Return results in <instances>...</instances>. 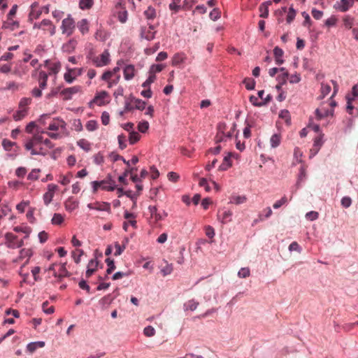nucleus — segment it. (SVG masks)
Wrapping results in <instances>:
<instances>
[{
  "instance_id": "f257e3e1",
  "label": "nucleus",
  "mask_w": 358,
  "mask_h": 358,
  "mask_svg": "<svg viewBox=\"0 0 358 358\" xmlns=\"http://www.w3.org/2000/svg\"><path fill=\"white\" fill-rule=\"evenodd\" d=\"M331 83L334 85V92L328 101L322 103L320 106L316 109L315 115L317 120L333 116L334 109L336 106V102L333 99V97L338 90V85L334 80H331Z\"/></svg>"
},
{
  "instance_id": "f03ea898",
  "label": "nucleus",
  "mask_w": 358,
  "mask_h": 358,
  "mask_svg": "<svg viewBox=\"0 0 358 358\" xmlns=\"http://www.w3.org/2000/svg\"><path fill=\"white\" fill-rule=\"evenodd\" d=\"M24 147L31 155H45L47 151L42 146V136L39 134L27 138L24 143Z\"/></svg>"
},
{
  "instance_id": "7ed1b4c3",
  "label": "nucleus",
  "mask_w": 358,
  "mask_h": 358,
  "mask_svg": "<svg viewBox=\"0 0 358 358\" xmlns=\"http://www.w3.org/2000/svg\"><path fill=\"white\" fill-rule=\"evenodd\" d=\"M47 129L48 131H42V133L47 134L52 139H57L60 138V134L66 130V123L62 119L54 118L49 123Z\"/></svg>"
},
{
  "instance_id": "20e7f679",
  "label": "nucleus",
  "mask_w": 358,
  "mask_h": 358,
  "mask_svg": "<svg viewBox=\"0 0 358 358\" xmlns=\"http://www.w3.org/2000/svg\"><path fill=\"white\" fill-rule=\"evenodd\" d=\"M236 124L235 123L232 124L231 129L229 131L225 133L224 130L226 129L225 123L220 122L217 125V134L215 137L216 142H221L225 140L227 138H231L232 136V133L236 130Z\"/></svg>"
},
{
  "instance_id": "39448f33",
  "label": "nucleus",
  "mask_w": 358,
  "mask_h": 358,
  "mask_svg": "<svg viewBox=\"0 0 358 358\" xmlns=\"http://www.w3.org/2000/svg\"><path fill=\"white\" fill-rule=\"evenodd\" d=\"M76 28V22L73 18L69 15L62 22L61 29L63 34L70 36L74 32Z\"/></svg>"
},
{
  "instance_id": "423d86ee",
  "label": "nucleus",
  "mask_w": 358,
  "mask_h": 358,
  "mask_svg": "<svg viewBox=\"0 0 358 358\" xmlns=\"http://www.w3.org/2000/svg\"><path fill=\"white\" fill-rule=\"evenodd\" d=\"M5 245L8 248L16 249L21 248L24 245L23 238L19 239L18 237L13 233H6L5 235Z\"/></svg>"
},
{
  "instance_id": "0eeeda50",
  "label": "nucleus",
  "mask_w": 358,
  "mask_h": 358,
  "mask_svg": "<svg viewBox=\"0 0 358 358\" xmlns=\"http://www.w3.org/2000/svg\"><path fill=\"white\" fill-rule=\"evenodd\" d=\"M110 53L108 50H105L101 55L92 57V62L96 67H102L110 64Z\"/></svg>"
},
{
  "instance_id": "6e6552de",
  "label": "nucleus",
  "mask_w": 358,
  "mask_h": 358,
  "mask_svg": "<svg viewBox=\"0 0 358 358\" xmlns=\"http://www.w3.org/2000/svg\"><path fill=\"white\" fill-rule=\"evenodd\" d=\"M34 29H41L50 34V36H53L55 34L56 27L52 24V22L48 19L43 20L39 23H35L34 24Z\"/></svg>"
},
{
  "instance_id": "1a4fd4ad",
  "label": "nucleus",
  "mask_w": 358,
  "mask_h": 358,
  "mask_svg": "<svg viewBox=\"0 0 358 358\" xmlns=\"http://www.w3.org/2000/svg\"><path fill=\"white\" fill-rule=\"evenodd\" d=\"M83 69H69L67 72L64 73V78L68 83H72L76 77L82 75Z\"/></svg>"
},
{
  "instance_id": "9d476101",
  "label": "nucleus",
  "mask_w": 358,
  "mask_h": 358,
  "mask_svg": "<svg viewBox=\"0 0 358 358\" xmlns=\"http://www.w3.org/2000/svg\"><path fill=\"white\" fill-rule=\"evenodd\" d=\"M92 185L94 192H97L99 188L107 191H113L115 189V186H112L110 182L107 180L94 181L92 182Z\"/></svg>"
},
{
  "instance_id": "9b49d317",
  "label": "nucleus",
  "mask_w": 358,
  "mask_h": 358,
  "mask_svg": "<svg viewBox=\"0 0 358 358\" xmlns=\"http://www.w3.org/2000/svg\"><path fill=\"white\" fill-rule=\"evenodd\" d=\"M58 189V186L55 184L48 185V191L43 194V201L45 206L52 201L55 192Z\"/></svg>"
},
{
  "instance_id": "f8f14e48",
  "label": "nucleus",
  "mask_w": 358,
  "mask_h": 358,
  "mask_svg": "<svg viewBox=\"0 0 358 358\" xmlns=\"http://www.w3.org/2000/svg\"><path fill=\"white\" fill-rule=\"evenodd\" d=\"M1 145L6 151L12 152L15 155H16L17 152L20 150V147L15 142L11 141L7 138L3 139Z\"/></svg>"
},
{
  "instance_id": "ddd939ff",
  "label": "nucleus",
  "mask_w": 358,
  "mask_h": 358,
  "mask_svg": "<svg viewBox=\"0 0 358 358\" xmlns=\"http://www.w3.org/2000/svg\"><path fill=\"white\" fill-rule=\"evenodd\" d=\"M155 32L154 26L149 24L141 28V36L148 41H151L155 38Z\"/></svg>"
},
{
  "instance_id": "4468645a",
  "label": "nucleus",
  "mask_w": 358,
  "mask_h": 358,
  "mask_svg": "<svg viewBox=\"0 0 358 358\" xmlns=\"http://www.w3.org/2000/svg\"><path fill=\"white\" fill-rule=\"evenodd\" d=\"M81 87L79 85L65 88L61 92V94L64 96V99L69 100L72 98V96L73 94L80 92L81 91Z\"/></svg>"
},
{
  "instance_id": "2eb2a0df",
  "label": "nucleus",
  "mask_w": 358,
  "mask_h": 358,
  "mask_svg": "<svg viewBox=\"0 0 358 358\" xmlns=\"http://www.w3.org/2000/svg\"><path fill=\"white\" fill-rule=\"evenodd\" d=\"M353 4L354 0H341L337 2L336 8L341 12H346L352 7Z\"/></svg>"
},
{
  "instance_id": "dca6fc26",
  "label": "nucleus",
  "mask_w": 358,
  "mask_h": 358,
  "mask_svg": "<svg viewBox=\"0 0 358 358\" xmlns=\"http://www.w3.org/2000/svg\"><path fill=\"white\" fill-rule=\"evenodd\" d=\"M148 211L150 214V217L154 220L155 223H157L158 222L162 220V216L160 215V212L158 211V208L156 206H150L148 207Z\"/></svg>"
},
{
  "instance_id": "f3484780",
  "label": "nucleus",
  "mask_w": 358,
  "mask_h": 358,
  "mask_svg": "<svg viewBox=\"0 0 358 358\" xmlns=\"http://www.w3.org/2000/svg\"><path fill=\"white\" fill-rule=\"evenodd\" d=\"M48 78V74L46 72L43 71H38V81L41 89L44 90L47 87Z\"/></svg>"
},
{
  "instance_id": "a211bd4d",
  "label": "nucleus",
  "mask_w": 358,
  "mask_h": 358,
  "mask_svg": "<svg viewBox=\"0 0 358 358\" xmlns=\"http://www.w3.org/2000/svg\"><path fill=\"white\" fill-rule=\"evenodd\" d=\"M136 73V69L134 65L128 64L124 69V78L127 80H131Z\"/></svg>"
},
{
  "instance_id": "6ab92c4d",
  "label": "nucleus",
  "mask_w": 358,
  "mask_h": 358,
  "mask_svg": "<svg viewBox=\"0 0 358 358\" xmlns=\"http://www.w3.org/2000/svg\"><path fill=\"white\" fill-rule=\"evenodd\" d=\"M352 94V96H353L352 99L347 97L348 98L347 111L350 114L352 113V110L353 109V106L352 105V103H351L352 101L356 98H358V85H355L353 86Z\"/></svg>"
},
{
  "instance_id": "aec40b11",
  "label": "nucleus",
  "mask_w": 358,
  "mask_h": 358,
  "mask_svg": "<svg viewBox=\"0 0 358 358\" xmlns=\"http://www.w3.org/2000/svg\"><path fill=\"white\" fill-rule=\"evenodd\" d=\"M342 22L344 27L347 29H353V26L355 24V19L354 17L350 15H345L342 18Z\"/></svg>"
},
{
  "instance_id": "412c9836",
  "label": "nucleus",
  "mask_w": 358,
  "mask_h": 358,
  "mask_svg": "<svg viewBox=\"0 0 358 358\" xmlns=\"http://www.w3.org/2000/svg\"><path fill=\"white\" fill-rule=\"evenodd\" d=\"M98 261L96 259L90 260L85 273L86 278H90L96 271Z\"/></svg>"
},
{
  "instance_id": "4be33fe9",
  "label": "nucleus",
  "mask_w": 358,
  "mask_h": 358,
  "mask_svg": "<svg viewBox=\"0 0 358 358\" xmlns=\"http://www.w3.org/2000/svg\"><path fill=\"white\" fill-rule=\"evenodd\" d=\"M108 96V93L105 91L98 93L94 98L93 102L98 106L104 105L106 103V98Z\"/></svg>"
},
{
  "instance_id": "5701e85b",
  "label": "nucleus",
  "mask_w": 358,
  "mask_h": 358,
  "mask_svg": "<svg viewBox=\"0 0 358 358\" xmlns=\"http://www.w3.org/2000/svg\"><path fill=\"white\" fill-rule=\"evenodd\" d=\"M273 54H274L276 64L280 65V64H283L284 60L282 59V57L284 55V51L279 47L276 46L273 49Z\"/></svg>"
},
{
  "instance_id": "b1692460",
  "label": "nucleus",
  "mask_w": 358,
  "mask_h": 358,
  "mask_svg": "<svg viewBox=\"0 0 358 358\" xmlns=\"http://www.w3.org/2000/svg\"><path fill=\"white\" fill-rule=\"evenodd\" d=\"M186 59V56L182 52H178L173 55L172 58V65L178 66L183 63Z\"/></svg>"
},
{
  "instance_id": "393cba45",
  "label": "nucleus",
  "mask_w": 358,
  "mask_h": 358,
  "mask_svg": "<svg viewBox=\"0 0 358 358\" xmlns=\"http://www.w3.org/2000/svg\"><path fill=\"white\" fill-rule=\"evenodd\" d=\"M27 113H28L27 109H24V108L18 107V110H16L13 113V118L15 121L22 120L23 118H24L27 115Z\"/></svg>"
},
{
  "instance_id": "a878e982",
  "label": "nucleus",
  "mask_w": 358,
  "mask_h": 358,
  "mask_svg": "<svg viewBox=\"0 0 358 358\" xmlns=\"http://www.w3.org/2000/svg\"><path fill=\"white\" fill-rule=\"evenodd\" d=\"M232 212L231 210H225L222 213V215H218V219L222 222L223 224H226L227 222H229L232 220Z\"/></svg>"
},
{
  "instance_id": "bb28decb",
  "label": "nucleus",
  "mask_w": 358,
  "mask_h": 358,
  "mask_svg": "<svg viewBox=\"0 0 358 358\" xmlns=\"http://www.w3.org/2000/svg\"><path fill=\"white\" fill-rule=\"evenodd\" d=\"M280 71L282 73L281 74L278 75L277 77V80L280 84H285L287 83V80L289 78V73L285 68H280Z\"/></svg>"
},
{
  "instance_id": "cd10ccee",
  "label": "nucleus",
  "mask_w": 358,
  "mask_h": 358,
  "mask_svg": "<svg viewBox=\"0 0 358 358\" xmlns=\"http://www.w3.org/2000/svg\"><path fill=\"white\" fill-rule=\"evenodd\" d=\"M77 27L82 34H85L89 31L88 22L86 19H83L77 23Z\"/></svg>"
},
{
  "instance_id": "c85d7f7f",
  "label": "nucleus",
  "mask_w": 358,
  "mask_h": 358,
  "mask_svg": "<svg viewBox=\"0 0 358 358\" xmlns=\"http://www.w3.org/2000/svg\"><path fill=\"white\" fill-rule=\"evenodd\" d=\"M32 255V251L29 248H23L20 251V255L15 262H19L24 258L29 259Z\"/></svg>"
},
{
  "instance_id": "c756f323",
  "label": "nucleus",
  "mask_w": 358,
  "mask_h": 358,
  "mask_svg": "<svg viewBox=\"0 0 358 358\" xmlns=\"http://www.w3.org/2000/svg\"><path fill=\"white\" fill-rule=\"evenodd\" d=\"M94 209L110 213V204L107 202H96Z\"/></svg>"
},
{
  "instance_id": "7c9ffc66",
  "label": "nucleus",
  "mask_w": 358,
  "mask_h": 358,
  "mask_svg": "<svg viewBox=\"0 0 358 358\" xmlns=\"http://www.w3.org/2000/svg\"><path fill=\"white\" fill-rule=\"evenodd\" d=\"M247 197L245 195H232L230 198V203L236 205L246 202Z\"/></svg>"
},
{
  "instance_id": "2f4dec72",
  "label": "nucleus",
  "mask_w": 358,
  "mask_h": 358,
  "mask_svg": "<svg viewBox=\"0 0 358 358\" xmlns=\"http://www.w3.org/2000/svg\"><path fill=\"white\" fill-rule=\"evenodd\" d=\"M132 102H134V108L143 110L145 108L146 103L145 101L136 98H131Z\"/></svg>"
},
{
  "instance_id": "473e14b6",
  "label": "nucleus",
  "mask_w": 358,
  "mask_h": 358,
  "mask_svg": "<svg viewBox=\"0 0 358 358\" xmlns=\"http://www.w3.org/2000/svg\"><path fill=\"white\" fill-rule=\"evenodd\" d=\"M271 4V1H268L262 4L259 6V11L261 12L260 17L266 18L268 16V6Z\"/></svg>"
},
{
  "instance_id": "72a5a7b5",
  "label": "nucleus",
  "mask_w": 358,
  "mask_h": 358,
  "mask_svg": "<svg viewBox=\"0 0 358 358\" xmlns=\"http://www.w3.org/2000/svg\"><path fill=\"white\" fill-rule=\"evenodd\" d=\"M77 145L80 148H82L83 150H85L86 152L90 151L92 148L91 143L88 141H87L86 139H84V138L80 139L77 142Z\"/></svg>"
},
{
  "instance_id": "f704fd0d",
  "label": "nucleus",
  "mask_w": 358,
  "mask_h": 358,
  "mask_svg": "<svg viewBox=\"0 0 358 358\" xmlns=\"http://www.w3.org/2000/svg\"><path fill=\"white\" fill-rule=\"evenodd\" d=\"M124 219L127 220L129 223L134 227H136V215L134 213L125 211L124 214Z\"/></svg>"
},
{
  "instance_id": "c9c22d12",
  "label": "nucleus",
  "mask_w": 358,
  "mask_h": 358,
  "mask_svg": "<svg viewBox=\"0 0 358 358\" xmlns=\"http://www.w3.org/2000/svg\"><path fill=\"white\" fill-rule=\"evenodd\" d=\"M53 274H54V275L55 277H57V278H59L60 279L64 278V277L69 275V272L66 270L65 264H63L60 265V268H59V272L58 273L55 272V273H53Z\"/></svg>"
},
{
  "instance_id": "e433bc0d",
  "label": "nucleus",
  "mask_w": 358,
  "mask_h": 358,
  "mask_svg": "<svg viewBox=\"0 0 358 358\" xmlns=\"http://www.w3.org/2000/svg\"><path fill=\"white\" fill-rule=\"evenodd\" d=\"M331 90V87L328 84L322 83L321 85V94L320 96V99H324L326 96H327Z\"/></svg>"
},
{
  "instance_id": "4c0bfd02",
  "label": "nucleus",
  "mask_w": 358,
  "mask_h": 358,
  "mask_svg": "<svg viewBox=\"0 0 358 358\" xmlns=\"http://www.w3.org/2000/svg\"><path fill=\"white\" fill-rule=\"evenodd\" d=\"M94 4L93 0H80L79 8L82 10H87L92 7Z\"/></svg>"
},
{
  "instance_id": "58836bf2",
  "label": "nucleus",
  "mask_w": 358,
  "mask_h": 358,
  "mask_svg": "<svg viewBox=\"0 0 358 358\" xmlns=\"http://www.w3.org/2000/svg\"><path fill=\"white\" fill-rule=\"evenodd\" d=\"M280 141H281V136L280 134H275L270 138L271 145L273 148L279 146Z\"/></svg>"
},
{
  "instance_id": "ea45409f",
  "label": "nucleus",
  "mask_w": 358,
  "mask_h": 358,
  "mask_svg": "<svg viewBox=\"0 0 358 358\" xmlns=\"http://www.w3.org/2000/svg\"><path fill=\"white\" fill-rule=\"evenodd\" d=\"M199 303L195 301L194 299L189 300L184 304V309L185 310H194L196 309Z\"/></svg>"
},
{
  "instance_id": "a19ab883",
  "label": "nucleus",
  "mask_w": 358,
  "mask_h": 358,
  "mask_svg": "<svg viewBox=\"0 0 358 358\" xmlns=\"http://www.w3.org/2000/svg\"><path fill=\"white\" fill-rule=\"evenodd\" d=\"M64 220V216L60 213H55L52 220L51 223L54 225H60Z\"/></svg>"
},
{
  "instance_id": "79ce46f5",
  "label": "nucleus",
  "mask_w": 358,
  "mask_h": 358,
  "mask_svg": "<svg viewBox=\"0 0 358 358\" xmlns=\"http://www.w3.org/2000/svg\"><path fill=\"white\" fill-rule=\"evenodd\" d=\"M141 135L134 131L129 133V141L130 144H134L140 140Z\"/></svg>"
},
{
  "instance_id": "37998d69",
  "label": "nucleus",
  "mask_w": 358,
  "mask_h": 358,
  "mask_svg": "<svg viewBox=\"0 0 358 358\" xmlns=\"http://www.w3.org/2000/svg\"><path fill=\"white\" fill-rule=\"evenodd\" d=\"M76 41L75 40H70L68 43L64 44L63 49L66 52H71L73 50H74L76 45Z\"/></svg>"
},
{
  "instance_id": "c03bdc74",
  "label": "nucleus",
  "mask_w": 358,
  "mask_h": 358,
  "mask_svg": "<svg viewBox=\"0 0 358 358\" xmlns=\"http://www.w3.org/2000/svg\"><path fill=\"white\" fill-rule=\"evenodd\" d=\"M84 252L83 250L76 249V250L72 252V257L74 259V262L76 264H79L80 262V257L83 255Z\"/></svg>"
},
{
  "instance_id": "a18cd8bd",
  "label": "nucleus",
  "mask_w": 358,
  "mask_h": 358,
  "mask_svg": "<svg viewBox=\"0 0 358 358\" xmlns=\"http://www.w3.org/2000/svg\"><path fill=\"white\" fill-rule=\"evenodd\" d=\"M61 66V63L59 62L51 63L49 66L50 73L57 74L60 71Z\"/></svg>"
},
{
  "instance_id": "49530a36",
  "label": "nucleus",
  "mask_w": 358,
  "mask_h": 358,
  "mask_svg": "<svg viewBox=\"0 0 358 358\" xmlns=\"http://www.w3.org/2000/svg\"><path fill=\"white\" fill-rule=\"evenodd\" d=\"M270 100V96L269 95L267 96V99H266V100L264 101H262V102H259L258 101V98L255 96H251L250 97V102L255 106H263L264 104H265L266 103H267L268 101H269Z\"/></svg>"
},
{
  "instance_id": "de8ad7c7",
  "label": "nucleus",
  "mask_w": 358,
  "mask_h": 358,
  "mask_svg": "<svg viewBox=\"0 0 358 358\" xmlns=\"http://www.w3.org/2000/svg\"><path fill=\"white\" fill-rule=\"evenodd\" d=\"M13 230L16 232H22L25 234L24 238H27L31 233V228L29 227H15Z\"/></svg>"
},
{
  "instance_id": "09e8293b",
  "label": "nucleus",
  "mask_w": 358,
  "mask_h": 358,
  "mask_svg": "<svg viewBox=\"0 0 358 358\" xmlns=\"http://www.w3.org/2000/svg\"><path fill=\"white\" fill-rule=\"evenodd\" d=\"M144 15L148 19H154L156 17L155 9L151 6H149L144 12Z\"/></svg>"
},
{
  "instance_id": "8fccbe9b",
  "label": "nucleus",
  "mask_w": 358,
  "mask_h": 358,
  "mask_svg": "<svg viewBox=\"0 0 358 358\" xmlns=\"http://www.w3.org/2000/svg\"><path fill=\"white\" fill-rule=\"evenodd\" d=\"M40 172L39 169H34L29 173L27 178L31 180H36L38 179Z\"/></svg>"
},
{
  "instance_id": "3c124183",
  "label": "nucleus",
  "mask_w": 358,
  "mask_h": 358,
  "mask_svg": "<svg viewBox=\"0 0 358 358\" xmlns=\"http://www.w3.org/2000/svg\"><path fill=\"white\" fill-rule=\"evenodd\" d=\"M31 98L24 97V98L21 99V100L20 101L18 107L28 110V106L31 103Z\"/></svg>"
},
{
  "instance_id": "603ef678",
  "label": "nucleus",
  "mask_w": 358,
  "mask_h": 358,
  "mask_svg": "<svg viewBox=\"0 0 358 358\" xmlns=\"http://www.w3.org/2000/svg\"><path fill=\"white\" fill-rule=\"evenodd\" d=\"M134 109V102H132L131 99L130 101H127L125 102L124 110L120 113V115H122L124 113H127L131 111Z\"/></svg>"
},
{
  "instance_id": "864d4df0",
  "label": "nucleus",
  "mask_w": 358,
  "mask_h": 358,
  "mask_svg": "<svg viewBox=\"0 0 358 358\" xmlns=\"http://www.w3.org/2000/svg\"><path fill=\"white\" fill-rule=\"evenodd\" d=\"M77 207H78V203L74 201H71V199H68L65 202V208H66V209L67 210H69V211L73 210Z\"/></svg>"
},
{
  "instance_id": "5fc2aeb1",
  "label": "nucleus",
  "mask_w": 358,
  "mask_h": 358,
  "mask_svg": "<svg viewBox=\"0 0 358 358\" xmlns=\"http://www.w3.org/2000/svg\"><path fill=\"white\" fill-rule=\"evenodd\" d=\"M164 68V65L163 64H152L150 68L149 73H153L155 75L156 73L161 72Z\"/></svg>"
},
{
  "instance_id": "6e6d98bb",
  "label": "nucleus",
  "mask_w": 358,
  "mask_h": 358,
  "mask_svg": "<svg viewBox=\"0 0 358 358\" xmlns=\"http://www.w3.org/2000/svg\"><path fill=\"white\" fill-rule=\"evenodd\" d=\"M85 127L89 131H93L97 129L98 123L95 120H90L87 122Z\"/></svg>"
},
{
  "instance_id": "4d7b16f0",
  "label": "nucleus",
  "mask_w": 358,
  "mask_h": 358,
  "mask_svg": "<svg viewBox=\"0 0 358 358\" xmlns=\"http://www.w3.org/2000/svg\"><path fill=\"white\" fill-rule=\"evenodd\" d=\"M231 166L230 157H225L222 164L220 166V170L225 171Z\"/></svg>"
},
{
  "instance_id": "13d9d810",
  "label": "nucleus",
  "mask_w": 358,
  "mask_h": 358,
  "mask_svg": "<svg viewBox=\"0 0 358 358\" xmlns=\"http://www.w3.org/2000/svg\"><path fill=\"white\" fill-rule=\"evenodd\" d=\"M106 262L108 266L106 273L107 274H110L115 269V262L113 259H110V258L106 259Z\"/></svg>"
},
{
  "instance_id": "bf43d9fd",
  "label": "nucleus",
  "mask_w": 358,
  "mask_h": 358,
  "mask_svg": "<svg viewBox=\"0 0 358 358\" xmlns=\"http://www.w3.org/2000/svg\"><path fill=\"white\" fill-rule=\"evenodd\" d=\"M245 88L248 90H252L255 88V81L252 78H245L243 81Z\"/></svg>"
},
{
  "instance_id": "052dcab7",
  "label": "nucleus",
  "mask_w": 358,
  "mask_h": 358,
  "mask_svg": "<svg viewBox=\"0 0 358 358\" xmlns=\"http://www.w3.org/2000/svg\"><path fill=\"white\" fill-rule=\"evenodd\" d=\"M295 16L296 10L292 7H290L286 17L287 22L291 23L295 18Z\"/></svg>"
},
{
  "instance_id": "680f3d73",
  "label": "nucleus",
  "mask_w": 358,
  "mask_h": 358,
  "mask_svg": "<svg viewBox=\"0 0 358 358\" xmlns=\"http://www.w3.org/2000/svg\"><path fill=\"white\" fill-rule=\"evenodd\" d=\"M250 275V271L249 268L245 267L241 268L239 271L238 272V275L239 278H245L247 277H249Z\"/></svg>"
},
{
  "instance_id": "e2e57ef3",
  "label": "nucleus",
  "mask_w": 358,
  "mask_h": 358,
  "mask_svg": "<svg viewBox=\"0 0 358 358\" xmlns=\"http://www.w3.org/2000/svg\"><path fill=\"white\" fill-rule=\"evenodd\" d=\"M113 76L114 75L110 71H106L103 73L101 78L102 80L107 82L108 85L110 83V81L113 80Z\"/></svg>"
},
{
  "instance_id": "0e129e2a",
  "label": "nucleus",
  "mask_w": 358,
  "mask_h": 358,
  "mask_svg": "<svg viewBox=\"0 0 358 358\" xmlns=\"http://www.w3.org/2000/svg\"><path fill=\"white\" fill-rule=\"evenodd\" d=\"M117 139H118L119 148L121 150H124L127 147V143H126L127 138H126V136L124 135H123V134H121V135L118 136Z\"/></svg>"
},
{
  "instance_id": "69168bd1",
  "label": "nucleus",
  "mask_w": 358,
  "mask_h": 358,
  "mask_svg": "<svg viewBox=\"0 0 358 358\" xmlns=\"http://www.w3.org/2000/svg\"><path fill=\"white\" fill-rule=\"evenodd\" d=\"M143 333L145 336L151 337L155 334V329L152 326H148L144 329Z\"/></svg>"
},
{
  "instance_id": "338daca9",
  "label": "nucleus",
  "mask_w": 358,
  "mask_h": 358,
  "mask_svg": "<svg viewBox=\"0 0 358 358\" xmlns=\"http://www.w3.org/2000/svg\"><path fill=\"white\" fill-rule=\"evenodd\" d=\"M337 21H338V19L336 18V17L332 15L329 18H328L327 20H325L324 24L327 27H330L335 26Z\"/></svg>"
},
{
  "instance_id": "774afa93",
  "label": "nucleus",
  "mask_w": 358,
  "mask_h": 358,
  "mask_svg": "<svg viewBox=\"0 0 358 358\" xmlns=\"http://www.w3.org/2000/svg\"><path fill=\"white\" fill-rule=\"evenodd\" d=\"M27 172V170L25 167H18L16 170H15V175L18 177V178H23L24 177V176L26 175Z\"/></svg>"
}]
</instances>
